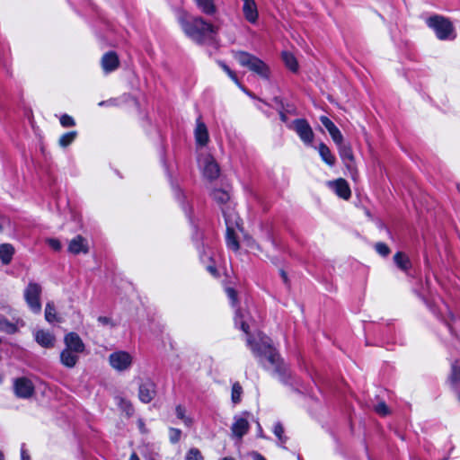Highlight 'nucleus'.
<instances>
[{"label": "nucleus", "instance_id": "nucleus-15", "mask_svg": "<svg viewBox=\"0 0 460 460\" xmlns=\"http://www.w3.org/2000/svg\"><path fill=\"white\" fill-rule=\"evenodd\" d=\"M68 252L72 254L87 253L89 245L87 240L82 235H76L68 243Z\"/></svg>", "mask_w": 460, "mask_h": 460}, {"label": "nucleus", "instance_id": "nucleus-20", "mask_svg": "<svg viewBox=\"0 0 460 460\" xmlns=\"http://www.w3.org/2000/svg\"><path fill=\"white\" fill-rule=\"evenodd\" d=\"M243 2V13L245 19L251 22L255 23L258 20V10L254 0H242Z\"/></svg>", "mask_w": 460, "mask_h": 460}, {"label": "nucleus", "instance_id": "nucleus-27", "mask_svg": "<svg viewBox=\"0 0 460 460\" xmlns=\"http://www.w3.org/2000/svg\"><path fill=\"white\" fill-rule=\"evenodd\" d=\"M394 261L396 266L403 271H407L411 268V261L403 252H396L394 256Z\"/></svg>", "mask_w": 460, "mask_h": 460}, {"label": "nucleus", "instance_id": "nucleus-41", "mask_svg": "<svg viewBox=\"0 0 460 460\" xmlns=\"http://www.w3.org/2000/svg\"><path fill=\"white\" fill-rule=\"evenodd\" d=\"M46 243L49 244V246L53 249L56 252H58L61 250V243L58 239L56 238H48L46 239Z\"/></svg>", "mask_w": 460, "mask_h": 460}, {"label": "nucleus", "instance_id": "nucleus-57", "mask_svg": "<svg viewBox=\"0 0 460 460\" xmlns=\"http://www.w3.org/2000/svg\"><path fill=\"white\" fill-rule=\"evenodd\" d=\"M2 458H4V455H3V453L0 451V460H1Z\"/></svg>", "mask_w": 460, "mask_h": 460}, {"label": "nucleus", "instance_id": "nucleus-38", "mask_svg": "<svg viewBox=\"0 0 460 460\" xmlns=\"http://www.w3.org/2000/svg\"><path fill=\"white\" fill-rule=\"evenodd\" d=\"M181 436V431L179 429H169V439L172 443H177Z\"/></svg>", "mask_w": 460, "mask_h": 460}, {"label": "nucleus", "instance_id": "nucleus-59", "mask_svg": "<svg viewBox=\"0 0 460 460\" xmlns=\"http://www.w3.org/2000/svg\"><path fill=\"white\" fill-rule=\"evenodd\" d=\"M458 399H459V401H460V393L458 394Z\"/></svg>", "mask_w": 460, "mask_h": 460}, {"label": "nucleus", "instance_id": "nucleus-42", "mask_svg": "<svg viewBox=\"0 0 460 460\" xmlns=\"http://www.w3.org/2000/svg\"><path fill=\"white\" fill-rule=\"evenodd\" d=\"M375 247L376 251L382 256H386L390 252L389 247L384 243H377Z\"/></svg>", "mask_w": 460, "mask_h": 460}, {"label": "nucleus", "instance_id": "nucleus-50", "mask_svg": "<svg viewBox=\"0 0 460 460\" xmlns=\"http://www.w3.org/2000/svg\"><path fill=\"white\" fill-rule=\"evenodd\" d=\"M200 260L203 263H205L207 261H209L210 260V255L209 254H206L205 252L204 253H201L200 254Z\"/></svg>", "mask_w": 460, "mask_h": 460}, {"label": "nucleus", "instance_id": "nucleus-58", "mask_svg": "<svg viewBox=\"0 0 460 460\" xmlns=\"http://www.w3.org/2000/svg\"><path fill=\"white\" fill-rule=\"evenodd\" d=\"M222 460H229V459H228V458H226V457H225V458H223Z\"/></svg>", "mask_w": 460, "mask_h": 460}, {"label": "nucleus", "instance_id": "nucleus-28", "mask_svg": "<svg viewBox=\"0 0 460 460\" xmlns=\"http://www.w3.org/2000/svg\"><path fill=\"white\" fill-rule=\"evenodd\" d=\"M45 319L48 323L59 322L57 315L56 307L53 302H48L45 307Z\"/></svg>", "mask_w": 460, "mask_h": 460}, {"label": "nucleus", "instance_id": "nucleus-47", "mask_svg": "<svg viewBox=\"0 0 460 460\" xmlns=\"http://www.w3.org/2000/svg\"><path fill=\"white\" fill-rule=\"evenodd\" d=\"M98 322L102 325H108L111 323V320L106 316H100Z\"/></svg>", "mask_w": 460, "mask_h": 460}, {"label": "nucleus", "instance_id": "nucleus-17", "mask_svg": "<svg viewBox=\"0 0 460 460\" xmlns=\"http://www.w3.org/2000/svg\"><path fill=\"white\" fill-rule=\"evenodd\" d=\"M194 136L197 145L200 146H206L209 140L208 128L200 118L196 120Z\"/></svg>", "mask_w": 460, "mask_h": 460}, {"label": "nucleus", "instance_id": "nucleus-19", "mask_svg": "<svg viewBox=\"0 0 460 460\" xmlns=\"http://www.w3.org/2000/svg\"><path fill=\"white\" fill-rule=\"evenodd\" d=\"M101 64L103 71L110 73L118 68L119 61L117 54L113 51H110L102 56Z\"/></svg>", "mask_w": 460, "mask_h": 460}, {"label": "nucleus", "instance_id": "nucleus-44", "mask_svg": "<svg viewBox=\"0 0 460 460\" xmlns=\"http://www.w3.org/2000/svg\"><path fill=\"white\" fill-rule=\"evenodd\" d=\"M320 121L322 124L325 127V128L328 130V132L332 131L336 128L335 124L326 116H322L320 118Z\"/></svg>", "mask_w": 460, "mask_h": 460}, {"label": "nucleus", "instance_id": "nucleus-43", "mask_svg": "<svg viewBox=\"0 0 460 460\" xmlns=\"http://www.w3.org/2000/svg\"><path fill=\"white\" fill-rule=\"evenodd\" d=\"M375 411L381 416H385L389 413L388 407L384 402L377 403L375 406Z\"/></svg>", "mask_w": 460, "mask_h": 460}, {"label": "nucleus", "instance_id": "nucleus-56", "mask_svg": "<svg viewBox=\"0 0 460 460\" xmlns=\"http://www.w3.org/2000/svg\"><path fill=\"white\" fill-rule=\"evenodd\" d=\"M242 90H243V92H245V93H247V95H250V93H248V92L244 89V87H243V89H242Z\"/></svg>", "mask_w": 460, "mask_h": 460}, {"label": "nucleus", "instance_id": "nucleus-21", "mask_svg": "<svg viewBox=\"0 0 460 460\" xmlns=\"http://www.w3.org/2000/svg\"><path fill=\"white\" fill-rule=\"evenodd\" d=\"M24 324V322L21 319H17L15 323H12L4 316L0 315V332L13 334L18 332L19 326L22 327Z\"/></svg>", "mask_w": 460, "mask_h": 460}, {"label": "nucleus", "instance_id": "nucleus-26", "mask_svg": "<svg viewBox=\"0 0 460 460\" xmlns=\"http://www.w3.org/2000/svg\"><path fill=\"white\" fill-rule=\"evenodd\" d=\"M338 148L341 158L347 166H349V164L354 161V155L351 146L348 144L343 143L341 146H339Z\"/></svg>", "mask_w": 460, "mask_h": 460}, {"label": "nucleus", "instance_id": "nucleus-48", "mask_svg": "<svg viewBox=\"0 0 460 460\" xmlns=\"http://www.w3.org/2000/svg\"><path fill=\"white\" fill-rule=\"evenodd\" d=\"M21 457H22V460H29L30 459V456L27 453L26 449H24L23 447L21 448Z\"/></svg>", "mask_w": 460, "mask_h": 460}, {"label": "nucleus", "instance_id": "nucleus-53", "mask_svg": "<svg viewBox=\"0 0 460 460\" xmlns=\"http://www.w3.org/2000/svg\"><path fill=\"white\" fill-rule=\"evenodd\" d=\"M129 460H138L137 455L135 453H133L130 456V459Z\"/></svg>", "mask_w": 460, "mask_h": 460}, {"label": "nucleus", "instance_id": "nucleus-39", "mask_svg": "<svg viewBox=\"0 0 460 460\" xmlns=\"http://www.w3.org/2000/svg\"><path fill=\"white\" fill-rule=\"evenodd\" d=\"M119 407L126 412L128 416L132 415L134 411L131 403L124 399H119Z\"/></svg>", "mask_w": 460, "mask_h": 460}, {"label": "nucleus", "instance_id": "nucleus-10", "mask_svg": "<svg viewBox=\"0 0 460 460\" xmlns=\"http://www.w3.org/2000/svg\"><path fill=\"white\" fill-rule=\"evenodd\" d=\"M13 392L18 398L29 399L34 394V385L27 377H18L13 380Z\"/></svg>", "mask_w": 460, "mask_h": 460}, {"label": "nucleus", "instance_id": "nucleus-22", "mask_svg": "<svg viewBox=\"0 0 460 460\" xmlns=\"http://www.w3.org/2000/svg\"><path fill=\"white\" fill-rule=\"evenodd\" d=\"M79 358L80 354L75 353L66 349H63L60 352V362L64 367L67 368H73L75 367Z\"/></svg>", "mask_w": 460, "mask_h": 460}, {"label": "nucleus", "instance_id": "nucleus-1", "mask_svg": "<svg viewBox=\"0 0 460 460\" xmlns=\"http://www.w3.org/2000/svg\"><path fill=\"white\" fill-rule=\"evenodd\" d=\"M234 324L246 334V344L252 350L255 358L264 365L278 378L286 382L288 376V369L276 349L273 347L271 340L261 332L251 333L254 321L250 314L243 310L236 312L234 316Z\"/></svg>", "mask_w": 460, "mask_h": 460}, {"label": "nucleus", "instance_id": "nucleus-40", "mask_svg": "<svg viewBox=\"0 0 460 460\" xmlns=\"http://www.w3.org/2000/svg\"><path fill=\"white\" fill-rule=\"evenodd\" d=\"M202 458L201 453L197 448H190L187 453L185 460H199Z\"/></svg>", "mask_w": 460, "mask_h": 460}, {"label": "nucleus", "instance_id": "nucleus-25", "mask_svg": "<svg viewBox=\"0 0 460 460\" xmlns=\"http://www.w3.org/2000/svg\"><path fill=\"white\" fill-rule=\"evenodd\" d=\"M318 152L322 160L329 166H333L335 164L336 159L325 144L321 143L319 145Z\"/></svg>", "mask_w": 460, "mask_h": 460}, {"label": "nucleus", "instance_id": "nucleus-49", "mask_svg": "<svg viewBox=\"0 0 460 460\" xmlns=\"http://www.w3.org/2000/svg\"><path fill=\"white\" fill-rule=\"evenodd\" d=\"M137 426H138L139 430L142 433H146V427H145V423H144V421L142 420H138Z\"/></svg>", "mask_w": 460, "mask_h": 460}, {"label": "nucleus", "instance_id": "nucleus-52", "mask_svg": "<svg viewBox=\"0 0 460 460\" xmlns=\"http://www.w3.org/2000/svg\"><path fill=\"white\" fill-rule=\"evenodd\" d=\"M280 119L282 121H286L287 116L283 112H280Z\"/></svg>", "mask_w": 460, "mask_h": 460}, {"label": "nucleus", "instance_id": "nucleus-37", "mask_svg": "<svg viewBox=\"0 0 460 460\" xmlns=\"http://www.w3.org/2000/svg\"><path fill=\"white\" fill-rule=\"evenodd\" d=\"M59 120H60V124L64 128L74 127L75 125V119L67 114H63L60 117Z\"/></svg>", "mask_w": 460, "mask_h": 460}, {"label": "nucleus", "instance_id": "nucleus-11", "mask_svg": "<svg viewBox=\"0 0 460 460\" xmlns=\"http://www.w3.org/2000/svg\"><path fill=\"white\" fill-rule=\"evenodd\" d=\"M199 164L202 168L203 174L209 180H215L219 176V166L212 155L207 154L199 158Z\"/></svg>", "mask_w": 460, "mask_h": 460}, {"label": "nucleus", "instance_id": "nucleus-54", "mask_svg": "<svg viewBox=\"0 0 460 460\" xmlns=\"http://www.w3.org/2000/svg\"><path fill=\"white\" fill-rule=\"evenodd\" d=\"M281 275H282V278H283L284 281H286V280H287V275H286V273H285L284 271H282V272H281Z\"/></svg>", "mask_w": 460, "mask_h": 460}, {"label": "nucleus", "instance_id": "nucleus-4", "mask_svg": "<svg viewBox=\"0 0 460 460\" xmlns=\"http://www.w3.org/2000/svg\"><path fill=\"white\" fill-rule=\"evenodd\" d=\"M222 212L226 225V245L234 252H237L239 250V243L235 234V228H240V218L228 206L222 208Z\"/></svg>", "mask_w": 460, "mask_h": 460}, {"label": "nucleus", "instance_id": "nucleus-31", "mask_svg": "<svg viewBox=\"0 0 460 460\" xmlns=\"http://www.w3.org/2000/svg\"><path fill=\"white\" fill-rule=\"evenodd\" d=\"M76 136H77L76 131H70V132H67V133L62 135L58 140L59 146L62 147L68 146L71 143L74 142Z\"/></svg>", "mask_w": 460, "mask_h": 460}, {"label": "nucleus", "instance_id": "nucleus-5", "mask_svg": "<svg viewBox=\"0 0 460 460\" xmlns=\"http://www.w3.org/2000/svg\"><path fill=\"white\" fill-rule=\"evenodd\" d=\"M429 27L433 29L436 36L440 40H454L456 36L451 22L442 16L434 15L427 20Z\"/></svg>", "mask_w": 460, "mask_h": 460}, {"label": "nucleus", "instance_id": "nucleus-23", "mask_svg": "<svg viewBox=\"0 0 460 460\" xmlns=\"http://www.w3.org/2000/svg\"><path fill=\"white\" fill-rule=\"evenodd\" d=\"M14 247L10 243L0 244V261L4 265H8L13 257Z\"/></svg>", "mask_w": 460, "mask_h": 460}, {"label": "nucleus", "instance_id": "nucleus-36", "mask_svg": "<svg viewBox=\"0 0 460 460\" xmlns=\"http://www.w3.org/2000/svg\"><path fill=\"white\" fill-rule=\"evenodd\" d=\"M329 134L338 146L343 144V136L337 127L330 131Z\"/></svg>", "mask_w": 460, "mask_h": 460}, {"label": "nucleus", "instance_id": "nucleus-30", "mask_svg": "<svg viewBox=\"0 0 460 460\" xmlns=\"http://www.w3.org/2000/svg\"><path fill=\"white\" fill-rule=\"evenodd\" d=\"M175 414L178 419L182 420L185 426L190 427L193 423V420L190 417L186 415V409L184 406L179 404L175 408Z\"/></svg>", "mask_w": 460, "mask_h": 460}, {"label": "nucleus", "instance_id": "nucleus-51", "mask_svg": "<svg viewBox=\"0 0 460 460\" xmlns=\"http://www.w3.org/2000/svg\"><path fill=\"white\" fill-rule=\"evenodd\" d=\"M112 102H113L111 100H110V101H102V102H99V106L111 105V104H112Z\"/></svg>", "mask_w": 460, "mask_h": 460}, {"label": "nucleus", "instance_id": "nucleus-46", "mask_svg": "<svg viewBox=\"0 0 460 460\" xmlns=\"http://www.w3.org/2000/svg\"><path fill=\"white\" fill-rule=\"evenodd\" d=\"M207 270L214 277L217 276V270L214 264H208L206 267Z\"/></svg>", "mask_w": 460, "mask_h": 460}, {"label": "nucleus", "instance_id": "nucleus-6", "mask_svg": "<svg viewBox=\"0 0 460 460\" xmlns=\"http://www.w3.org/2000/svg\"><path fill=\"white\" fill-rule=\"evenodd\" d=\"M41 292V286L33 281L29 282L24 289V299L29 308L35 314H39L41 311V303L40 301Z\"/></svg>", "mask_w": 460, "mask_h": 460}, {"label": "nucleus", "instance_id": "nucleus-16", "mask_svg": "<svg viewBox=\"0 0 460 460\" xmlns=\"http://www.w3.org/2000/svg\"><path fill=\"white\" fill-rule=\"evenodd\" d=\"M34 338L39 345L46 349L53 348L56 343V337L49 331L38 330L34 332Z\"/></svg>", "mask_w": 460, "mask_h": 460}, {"label": "nucleus", "instance_id": "nucleus-45", "mask_svg": "<svg viewBox=\"0 0 460 460\" xmlns=\"http://www.w3.org/2000/svg\"><path fill=\"white\" fill-rule=\"evenodd\" d=\"M228 298L231 300L232 305L234 306L237 300V294L235 290L232 288H227L226 289Z\"/></svg>", "mask_w": 460, "mask_h": 460}, {"label": "nucleus", "instance_id": "nucleus-2", "mask_svg": "<svg viewBox=\"0 0 460 460\" xmlns=\"http://www.w3.org/2000/svg\"><path fill=\"white\" fill-rule=\"evenodd\" d=\"M181 27L187 37L198 44H202L206 40L217 33V27L206 21L201 16H194L190 19L181 18Z\"/></svg>", "mask_w": 460, "mask_h": 460}, {"label": "nucleus", "instance_id": "nucleus-12", "mask_svg": "<svg viewBox=\"0 0 460 460\" xmlns=\"http://www.w3.org/2000/svg\"><path fill=\"white\" fill-rule=\"evenodd\" d=\"M64 344L66 349L75 353L82 354L85 349V345L80 336L75 332H69L64 337Z\"/></svg>", "mask_w": 460, "mask_h": 460}, {"label": "nucleus", "instance_id": "nucleus-7", "mask_svg": "<svg viewBox=\"0 0 460 460\" xmlns=\"http://www.w3.org/2000/svg\"><path fill=\"white\" fill-rule=\"evenodd\" d=\"M250 414L244 411L241 414L234 415V421L231 426L232 438L237 440H241L250 429L249 423Z\"/></svg>", "mask_w": 460, "mask_h": 460}, {"label": "nucleus", "instance_id": "nucleus-33", "mask_svg": "<svg viewBox=\"0 0 460 460\" xmlns=\"http://www.w3.org/2000/svg\"><path fill=\"white\" fill-rule=\"evenodd\" d=\"M242 394L243 388L241 385L238 382H235L232 386L231 393V400L234 404L239 403L241 402Z\"/></svg>", "mask_w": 460, "mask_h": 460}, {"label": "nucleus", "instance_id": "nucleus-14", "mask_svg": "<svg viewBox=\"0 0 460 460\" xmlns=\"http://www.w3.org/2000/svg\"><path fill=\"white\" fill-rule=\"evenodd\" d=\"M155 394V385L150 379L144 380L139 385L138 396L141 402H150Z\"/></svg>", "mask_w": 460, "mask_h": 460}, {"label": "nucleus", "instance_id": "nucleus-29", "mask_svg": "<svg viewBox=\"0 0 460 460\" xmlns=\"http://www.w3.org/2000/svg\"><path fill=\"white\" fill-rule=\"evenodd\" d=\"M282 58L286 66L289 70H291L292 72H296L298 70V64L293 54L287 51L283 52Z\"/></svg>", "mask_w": 460, "mask_h": 460}, {"label": "nucleus", "instance_id": "nucleus-34", "mask_svg": "<svg viewBox=\"0 0 460 460\" xmlns=\"http://www.w3.org/2000/svg\"><path fill=\"white\" fill-rule=\"evenodd\" d=\"M219 66L227 74V75L232 79V81L240 88L243 89V85L241 84L240 81L238 80L235 73L230 69V67L226 65L222 61H218Z\"/></svg>", "mask_w": 460, "mask_h": 460}, {"label": "nucleus", "instance_id": "nucleus-32", "mask_svg": "<svg viewBox=\"0 0 460 460\" xmlns=\"http://www.w3.org/2000/svg\"><path fill=\"white\" fill-rule=\"evenodd\" d=\"M212 197L219 204H226L230 199V196L226 191L219 189L213 190Z\"/></svg>", "mask_w": 460, "mask_h": 460}, {"label": "nucleus", "instance_id": "nucleus-8", "mask_svg": "<svg viewBox=\"0 0 460 460\" xmlns=\"http://www.w3.org/2000/svg\"><path fill=\"white\" fill-rule=\"evenodd\" d=\"M132 362L133 358L127 351L119 350L111 353L109 356V363L111 367L119 372L129 369Z\"/></svg>", "mask_w": 460, "mask_h": 460}, {"label": "nucleus", "instance_id": "nucleus-18", "mask_svg": "<svg viewBox=\"0 0 460 460\" xmlns=\"http://www.w3.org/2000/svg\"><path fill=\"white\" fill-rule=\"evenodd\" d=\"M197 9L208 16L215 15L217 11V0H192Z\"/></svg>", "mask_w": 460, "mask_h": 460}, {"label": "nucleus", "instance_id": "nucleus-55", "mask_svg": "<svg viewBox=\"0 0 460 460\" xmlns=\"http://www.w3.org/2000/svg\"><path fill=\"white\" fill-rule=\"evenodd\" d=\"M254 460H265V459L261 456H257Z\"/></svg>", "mask_w": 460, "mask_h": 460}, {"label": "nucleus", "instance_id": "nucleus-35", "mask_svg": "<svg viewBox=\"0 0 460 460\" xmlns=\"http://www.w3.org/2000/svg\"><path fill=\"white\" fill-rule=\"evenodd\" d=\"M273 433L280 443H285L287 438L284 436V428L280 422H276L273 425Z\"/></svg>", "mask_w": 460, "mask_h": 460}, {"label": "nucleus", "instance_id": "nucleus-3", "mask_svg": "<svg viewBox=\"0 0 460 460\" xmlns=\"http://www.w3.org/2000/svg\"><path fill=\"white\" fill-rule=\"evenodd\" d=\"M233 57L240 66L248 68L261 79L269 80L270 78L271 72L270 66L258 57L240 50L234 51Z\"/></svg>", "mask_w": 460, "mask_h": 460}, {"label": "nucleus", "instance_id": "nucleus-13", "mask_svg": "<svg viewBox=\"0 0 460 460\" xmlns=\"http://www.w3.org/2000/svg\"><path fill=\"white\" fill-rule=\"evenodd\" d=\"M327 185L331 190H332L340 198L343 199H349L351 195L350 188L348 182L340 178L335 181H330L327 182Z\"/></svg>", "mask_w": 460, "mask_h": 460}, {"label": "nucleus", "instance_id": "nucleus-24", "mask_svg": "<svg viewBox=\"0 0 460 460\" xmlns=\"http://www.w3.org/2000/svg\"><path fill=\"white\" fill-rule=\"evenodd\" d=\"M448 382L455 390L460 389V363L458 361L454 362L451 366Z\"/></svg>", "mask_w": 460, "mask_h": 460}, {"label": "nucleus", "instance_id": "nucleus-9", "mask_svg": "<svg viewBox=\"0 0 460 460\" xmlns=\"http://www.w3.org/2000/svg\"><path fill=\"white\" fill-rule=\"evenodd\" d=\"M291 128L296 131V133L298 135L299 138L304 142V144H312L314 134L313 132L311 126L305 119H295L292 123Z\"/></svg>", "mask_w": 460, "mask_h": 460}]
</instances>
